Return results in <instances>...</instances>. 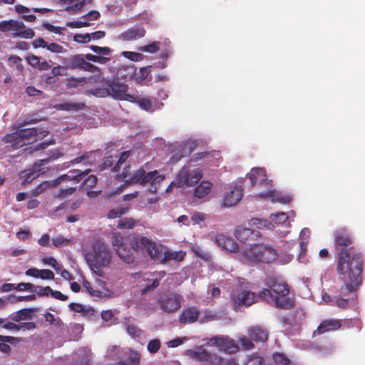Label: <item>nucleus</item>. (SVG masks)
Here are the masks:
<instances>
[{
  "label": "nucleus",
  "instance_id": "50",
  "mask_svg": "<svg viewBox=\"0 0 365 365\" xmlns=\"http://www.w3.org/2000/svg\"><path fill=\"white\" fill-rule=\"evenodd\" d=\"M91 41L90 34H76L73 36V41L78 43H87Z\"/></svg>",
  "mask_w": 365,
  "mask_h": 365
},
{
  "label": "nucleus",
  "instance_id": "25",
  "mask_svg": "<svg viewBox=\"0 0 365 365\" xmlns=\"http://www.w3.org/2000/svg\"><path fill=\"white\" fill-rule=\"evenodd\" d=\"M262 197H272L274 202H279L283 205H289L291 202V197L282 193H277L276 191L269 190L266 193H261Z\"/></svg>",
  "mask_w": 365,
  "mask_h": 365
},
{
  "label": "nucleus",
  "instance_id": "8",
  "mask_svg": "<svg viewBox=\"0 0 365 365\" xmlns=\"http://www.w3.org/2000/svg\"><path fill=\"white\" fill-rule=\"evenodd\" d=\"M202 178V171L196 168L190 170L189 166L180 168L176 176V182L179 187H193L200 182Z\"/></svg>",
  "mask_w": 365,
  "mask_h": 365
},
{
  "label": "nucleus",
  "instance_id": "53",
  "mask_svg": "<svg viewBox=\"0 0 365 365\" xmlns=\"http://www.w3.org/2000/svg\"><path fill=\"white\" fill-rule=\"evenodd\" d=\"M56 108H58L59 110H66V111L77 110L80 109V106L76 103H60L56 106Z\"/></svg>",
  "mask_w": 365,
  "mask_h": 365
},
{
  "label": "nucleus",
  "instance_id": "45",
  "mask_svg": "<svg viewBox=\"0 0 365 365\" xmlns=\"http://www.w3.org/2000/svg\"><path fill=\"white\" fill-rule=\"evenodd\" d=\"M90 26V23L87 19L81 21H71L66 23V26L71 29H81Z\"/></svg>",
  "mask_w": 365,
  "mask_h": 365
},
{
  "label": "nucleus",
  "instance_id": "49",
  "mask_svg": "<svg viewBox=\"0 0 365 365\" xmlns=\"http://www.w3.org/2000/svg\"><path fill=\"white\" fill-rule=\"evenodd\" d=\"M76 190V188L74 187H70L66 189H61L57 192L56 197L59 199H63L64 197H69L72 195L74 192Z\"/></svg>",
  "mask_w": 365,
  "mask_h": 365
},
{
  "label": "nucleus",
  "instance_id": "39",
  "mask_svg": "<svg viewBox=\"0 0 365 365\" xmlns=\"http://www.w3.org/2000/svg\"><path fill=\"white\" fill-rule=\"evenodd\" d=\"M150 66L140 68L138 73H135V81L138 83L144 81L145 79H147V77L148 74L150 73Z\"/></svg>",
  "mask_w": 365,
  "mask_h": 365
},
{
  "label": "nucleus",
  "instance_id": "37",
  "mask_svg": "<svg viewBox=\"0 0 365 365\" xmlns=\"http://www.w3.org/2000/svg\"><path fill=\"white\" fill-rule=\"evenodd\" d=\"M50 186H53V184L50 183L48 181H44L40 185H38L36 188L33 189L31 191V196L38 197L43 193V192L46 191Z\"/></svg>",
  "mask_w": 365,
  "mask_h": 365
},
{
  "label": "nucleus",
  "instance_id": "58",
  "mask_svg": "<svg viewBox=\"0 0 365 365\" xmlns=\"http://www.w3.org/2000/svg\"><path fill=\"white\" fill-rule=\"evenodd\" d=\"M240 343L242 348H243L244 350H251L254 348V344L253 342H252V339L247 336L240 338Z\"/></svg>",
  "mask_w": 365,
  "mask_h": 365
},
{
  "label": "nucleus",
  "instance_id": "29",
  "mask_svg": "<svg viewBox=\"0 0 365 365\" xmlns=\"http://www.w3.org/2000/svg\"><path fill=\"white\" fill-rule=\"evenodd\" d=\"M192 357L199 361L209 362L212 360L213 356L205 349H200L192 352Z\"/></svg>",
  "mask_w": 365,
  "mask_h": 365
},
{
  "label": "nucleus",
  "instance_id": "2",
  "mask_svg": "<svg viewBox=\"0 0 365 365\" xmlns=\"http://www.w3.org/2000/svg\"><path fill=\"white\" fill-rule=\"evenodd\" d=\"M264 288L258 294L246 290L249 288V282L244 278L237 279V285L240 290L232 292L231 303L235 310L240 307H250L257 302L260 299L264 302L277 309L290 310L296 305L294 297L290 293L289 284L279 277L269 276L264 279Z\"/></svg>",
  "mask_w": 365,
  "mask_h": 365
},
{
  "label": "nucleus",
  "instance_id": "36",
  "mask_svg": "<svg viewBox=\"0 0 365 365\" xmlns=\"http://www.w3.org/2000/svg\"><path fill=\"white\" fill-rule=\"evenodd\" d=\"M31 310L27 309H19L14 316L11 317V320L19 322L21 320H26L31 317Z\"/></svg>",
  "mask_w": 365,
  "mask_h": 365
},
{
  "label": "nucleus",
  "instance_id": "38",
  "mask_svg": "<svg viewBox=\"0 0 365 365\" xmlns=\"http://www.w3.org/2000/svg\"><path fill=\"white\" fill-rule=\"evenodd\" d=\"M128 207H121L120 209H112L110 210L106 214V217H108L109 220H114L117 217H121L123 215L125 214V212H128Z\"/></svg>",
  "mask_w": 365,
  "mask_h": 365
},
{
  "label": "nucleus",
  "instance_id": "15",
  "mask_svg": "<svg viewBox=\"0 0 365 365\" xmlns=\"http://www.w3.org/2000/svg\"><path fill=\"white\" fill-rule=\"evenodd\" d=\"M90 172V169H86L85 171H81L79 170H72L68 171L67 174H64L61 177L58 178L53 182V186H56L61 182L66 180H73L76 183H78L83 179L84 177Z\"/></svg>",
  "mask_w": 365,
  "mask_h": 365
},
{
  "label": "nucleus",
  "instance_id": "44",
  "mask_svg": "<svg viewBox=\"0 0 365 365\" xmlns=\"http://www.w3.org/2000/svg\"><path fill=\"white\" fill-rule=\"evenodd\" d=\"M97 183V178L96 175H90L83 179V187L86 190L91 189L96 186Z\"/></svg>",
  "mask_w": 365,
  "mask_h": 365
},
{
  "label": "nucleus",
  "instance_id": "32",
  "mask_svg": "<svg viewBox=\"0 0 365 365\" xmlns=\"http://www.w3.org/2000/svg\"><path fill=\"white\" fill-rule=\"evenodd\" d=\"M18 20H6L0 22V31L6 33L8 31H12L14 29L19 26Z\"/></svg>",
  "mask_w": 365,
  "mask_h": 365
},
{
  "label": "nucleus",
  "instance_id": "20",
  "mask_svg": "<svg viewBox=\"0 0 365 365\" xmlns=\"http://www.w3.org/2000/svg\"><path fill=\"white\" fill-rule=\"evenodd\" d=\"M40 173L41 169L39 168V165L36 164L32 166V168L21 171V174H19V177H21V179L24 180L22 185H26L31 183L34 179L39 176Z\"/></svg>",
  "mask_w": 365,
  "mask_h": 365
},
{
  "label": "nucleus",
  "instance_id": "17",
  "mask_svg": "<svg viewBox=\"0 0 365 365\" xmlns=\"http://www.w3.org/2000/svg\"><path fill=\"white\" fill-rule=\"evenodd\" d=\"M341 327L340 319H324L319 324L316 332L322 334L330 331L339 330Z\"/></svg>",
  "mask_w": 365,
  "mask_h": 365
},
{
  "label": "nucleus",
  "instance_id": "47",
  "mask_svg": "<svg viewBox=\"0 0 365 365\" xmlns=\"http://www.w3.org/2000/svg\"><path fill=\"white\" fill-rule=\"evenodd\" d=\"M112 245H113V247H114V250L115 248L126 247V245L123 242V237L121 236L120 234H118V233L113 234Z\"/></svg>",
  "mask_w": 365,
  "mask_h": 365
},
{
  "label": "nucleus",
  "instance_id": "22",
  "mask_svg": "<svg viewBox=\"0 0 365 365\" xmlns=\"http://www.w3.org/2000/svg\"><path fill=\"white\" fill-rule=\"evenodd\" d=\"M248 178L250 179L251 186L254 187L257 183H261L267 180L266 171L264 168H252Z\"/></svg>",
  "mask_w": 365,
  "mask_h": 365
},
{
  "label": "nucleus",
  "instance_id": "40",
  "mask_svg": "<svg viewBox=\"0 0 365 365\" xmlns=\"http://www.w3.org/2000/svg\"><path fill=\"white\" fill-rule=\"evenodd\" d=\"M16 290L19 292L29 291L31 293L36 292V287L30 282H21L16 285Z\"/></svg>",
  "mask_w": 365,
  "mask_h": 365
},
{
  "label": "nucleus",
  "instance_id": "57",
  "mask_svg": "<svg viewBox=\"0 0 365 365\" xmlns=\"http://www.w3.org/2000/svg\"><path fill=\"white\" fill-rule=\"evenodd\" d=\"M83 287H85L87 293H88L90 295L96 297H102V292L99 290L93 289L89 282H83Z\"/></svg>",
  "mask_w": 365,
  "mask_h": 365
},
{
  "label": "nucleus",
  "instance_id": "43",
  "mask_svg": "<svg viewBox=\"0 0 365 365\" xmlns=\"http://www.w3.org/2000/svg\"><path fill=\"white\" fill-rule=\"evenodd\" d=\"M71 240L66 239L63 236H57L53 240H51V244H53L55 247H63L64 246H67L70 244Z\"/></svg>",
  "mask_w": 365,
  "mask_h": 365
},
{
  "label": "nucleus",
  "instance_id": "61",
  "mask_svg": "<svg viewBox=\"0 0 365 365\" xmlns=\"http://www.w3.org/2000/svg\"><path fill=\"white\" fill-rule=\"evenodd\" d=\"M68 68L65 67V66H54L53 68H51V73H53V76H63L64 75H66V70Z\"/></svg>",
  "mask_w": 365,
  "mask_h": 365
},
{
  "label": "nucleus",
  "instance_id": "16",
  "mask_svg": "<svg viewBox=\"0 0 365 365\" xmlns=\"http://www.w3.org/2000/svg\"><path fill=\"white\" fill-rule=\"evenodd\" d=\"M242 197V189L241 187H235L230 192L225 194L222 205L225 207H231L237 205Z\"/></svg>",
  "mask_w": 365,
  "mask_h": 365
},
{
  "label": "nucleus",
  "instance_id": "12",
  "mask_svg": "<svg viewBox=\"0 0 365 365\" xmlns=\"http://www.w3.org/2000/svg\"><path fill=\"white\" fill-rule=\"evenodd\" d=\"M145 31L142 26H135L122 32L119 39L123 41H132L145 36Z\"/></svg>",
  "mask_w": 365,
  "mask_h": 365
},
{
  "label": "nucleus",
  "instance_id": "1",
  "mask_svg": "<svg viewBox=\"0 0 365 365\" xmlns=\"http://www.w3.org/2000/svg\"><path fill=\"white\" fill-rule=\"evenodd\" d=\"M354 236L349 230L340 227L334 230L336 272L343 282L340 290L344 295L356 292L363 281L364 259L360 252H354Z\"/></svg>",
  "mask_w": 365,
  "mask_h": 365
},
{
  "label": "nucleus",
  "instance_id": "56",
  "mask_svg": "<svg viewBox=\"0 0 365 365\" xmlns=\"http://www.w3.org/2000/svg\"><path fill=\"white\" fill-rule=\"evenodd\" d=\"M129 155H130V152H129V151H124L123 153H122L120 154V156H119L117 165H115V166H114V168H113V169H112L113 172L118 171L120 165L123 164L128 160Z\"/></svg>",
  "mask_w": 365,
  "mask_h": 365
},
{
  "label": "nucleus",
  "instance_id": "41",
  "mask_svg": "<svg viewBox=\"0 0 365 365\" xmlns=\"http://www.w3.org/2000/svg\"><path fill=\"white\" fill-rule=\"evenodd\" d=\"M273 360L279 365H289L290 360L282 353L277 352L273 354Z\"/></svg>",
  "mask_w": 365,
  "mask_h": 365
},
{
  "label": "nucleus",
  "instance_id": "11",
  "mask_svg": "<svg viewBox=\"0 0 365 365\" xmlns=\"http://www.w3.org/2000/svg\"><path fill=\"white\" fill-rule=\"evenodd\" d=\"M160 309L165 313H175L180 309L181 296L175 292H165L158 299Z\"/></svg>",
  "mask_w": 365,
  "mask_h": 365
},
{
  "label": "nucleus",
  "instance_id": "9",
  "mask_svg": "<svg viewBox=\"0 0 365 365\" xmlns=\"http://www.w3.org/2000/svg\"><path fill=\"white\" fill-rule=\"evenodd\" d=\"M164 180V176L159 175L157 170L145 172L144 166H141L140 168L135 171L134 174L132 175L130 180L125 181V184H140L145 185L160 182Z\"/></svg>",
  "mask_w": 365,
  "mask_h": 365
},
{
  "label": "nucleus",
  "instance_id": "33",
  "mask_svg": "<svg viewBox=\"0 0 365 365\" xmlns=\"http://www.w3.org/2000/svg\"><path fill=\"white\" fill-rule=\"evenodd\" d=\"M140 360V355L137 352H131L128 359L124 361H119L118 365H138Z\"/></svg>",
  "mask_w": 365,
  "mask_h": 365
},
{
  "label": "nucleus",
  "instance_id": "19",
  "mask_svg": "<svg viewBox=\"0 0 365 365\" xmlns=\"http://www.w3.org/2000/svg\"><path fill=\"white\" fill-rule=\"evenodd\" d=\"M136 68L134 65L130 64L122 66L115 71V77L122 79L124 81H130L134 78L135 76Z\"/></svg>",
  "mask_w": 365,
  "mask_h": 365
},
{
  "label": "nucleus",
  "instance_id": "14",
  "mask_svg": "<svg viewBox=\"0 0 365 365\" xmlns=\"http://www.w3.org/2000/svg\"><path fill=\"white\" fill-rule=\"evenodd\" d=\"M210 343L227 353H235L238 349L237 345L233 340L225 337L212 338L210 339Z\"/></svg>",
  "mask_w": 365,
  "mask_h": 365
},
{
  "label": "nucleus",
  "instance_id": "5",
  "mask_svg": "<svg viewBox=\"0 0 365 365\" xmlns=\"http://www.w3.org/2000/svg\"><path fill=\"white\" fill-rule=\"evenodd\" d=\"M88 61L105 64L108 63V59L104 58L102 56H95L92 53H86L85 55H73L67 58H63V61H61L63 66L71 70L79 69L90 73L99 72V68Z\"/></svg>",
  "mask_w": 365,
  "mask_h": 365
},
{
  "label": "nucleus",
  "instance_id": "60",
  "mask_svg": "<svg viewBox=\"0 0 365 365\" xmlns=\"http://www.w3.org/2000/svg\"><path fill=\"white\" fill-rule=\"evenodd\" d=\"M36 292L38 297H44L51 295V293L53 291L50 287H36Z\"/></svg>",
  "mask_w": 365,
  "mask_h": 365
},
{
  "label": "nucleus",
  "instance_id": "21",
  "mask_svg": "<svg viewBox=\"0 0 365 365\" xmlns=\"http://www.w3.org/2000/svg\"><path fill=\"white\" fill-rule=\"evenodd\" d=\"M13 38L21 37L24 39H31L35 36V32L31 28H26L24 23L19 21V26L13 29Z\"/></svg>",
  "mask_w": 365,
  "mask_h": 365
},
{
  "label": "nucleus",
  "instance_id": "10",
  "mask_svg": "<svg viewBox=\"0 0 365 365\" xmlns=\"http://www.w3.org/2000/svg\"><path fill=\"white\" fill-rule=\"evenodd\" d=\"M106 86L110 92V96L115 100L128 102L135 101V96L127 93L128 91L127 84L121 83L114 79L106 81Z\"/></svg>",
  "mask_w": 365,
  "mask_h": 365
},
{
  "label": "nucleus",
  "instance_id": "63",
  "mask_svg": "<svg viewBox=\"0 0 365 365\" xmlns=\"http://www.w3.org/2000/svg\"><path fill=\"white\" fill-rule=\"evenodd\" d=\"M349 305V299L344 298L335 299L334 306H336L341 309H346Z\"/></svg>",
  "mask_w": 365,
  "mask_h": 365
},
{
  "label": "nucleus",
  "instance_id": "55",
  "mask_svg": "<svg viewBox=\"0 0 365 365\" xmlns=\"http://www.w3.org/2000/svg\"><path fill=\"white\" fill-rule=\"evenodd\" d=\"M43 262L46 264L51 265V267H53L54 270L57 272L60 271L61 269V265L58 263L56 259L51 257H43Z\"/></svg>",
  "mask_w": 365,
  "mask_h": 365
},
{
  "label": "nucleus",
  "instance_id": "24",
  "mask_svg": "<svg viewBox=\"0 0 365 365\" xmlns=\"http://www.w3.org/2000/svg\"><path fill=\"white\" fill-rule=\"evenodd\" d=\"M248 335H250L251 339L256 342L266 341L268 336L267 331L259 327H251L248 330Z\"/></svg>",
  "mask_w": 365,
  "mask_h": 365
},
{
  "label": "nucleus",
  "instance_id": "4",
  "mask_svg": "<svg viewBox=\"0 0 365 365\" xmlns=\"http://www.w3.org/2000/svg\"><path fill=\"white\" fill-rule=\"evenodd\" d=\"M48 134V132L42 128H19L17 131L6 135L2 140L5 143L11 144L12 149H19L25 145L43 139Z\"/></svg>",
  "mask_w": 365,
  "mask_h": 365
},
{
  "label": "nucleus",
  "instance_id": "26",
  "mask_svg": "<svg viewBox=\"0 0 365 365\" xmlns=\"http://www.w3.org/2000/svg\"><path fill=\"white\" fill-rule=\"evenodd\" d=\"M130 102L137 103L141 109L148 113H153L155 110L153 103L149 98H138L135 96V101Z\"/></svg>",
  "mask_w": 365,
  "mask_h": 365
},
{
  "label": "nucleus",
  "instance_id": "46",
  "mask_svg": "<svg viewBox=\"0 0 365 365\" xmlns=\"http://www.w3.org/2000/svg\"><path fill=\"white\" fill-rule=\"evenodd\" d=\"M160 49V42L154 41L147 46H143L140 51L150 53H155Z\"/></svg>",
  "mask_w": 365,
  "mask_h": 365
},
{
  "label": "nucleus",
  "instance_id": "7",
  "mask_svg": "<svg viewBox=\"0 0 365 365\" xmlns=\"http://www.w3.org/2000/svg\"><path fill=\"white\" fill-rule=\"evenodd\" d=\"M131 245L135 252L147 251L148 256L154 260H159L162 252H163V247L160 244L155 243L146 237L134 239Z\"/></svg>",
  "mask_w": 365,
  "mask_h": 365
},
{
  "label": "nucleus",
  "instance_id": "13",
  "mask_svg": "<svg viewBox=\"0 0 365 365\" xmlns=\"http://www.w3.org/2000/svg\"><path fill=\"white\" fill-rule=\"evenodd\" d=\"M200 310L197 307L184 308L179 315V322L182 324L195 323L199 318Z\"/></svg>",
  "mask_w": 365,
  "mask_h": 365
},
{
  "label": "nucleus",
  "instance_id": "31",
  "mask_svg": "<svg viewBox=\"0 0 365 365\" xmlns=\"http://www.w3.org/2000/svg\"><path fill=\"white\" fill-rule=\"evenodd\" d=\"M89 48L93 53H96L95 56H102L110 61V58L107 56L112 53L113 51L111 48L108 47H101L99 46H90Z\"/></svg>",
  "mask_w": 365,
  "mask_h": 365
},
{
  "label": "nucleus",
  "instance_id": "34",
  "mask_svg": "<svg viewBox=\"0 0 365 365\" xmlns=\"http://www.w3.org/2000/svg\"><path fill=\"white\" fill-rule=\"evenodd\" d=\"M136 221L132 218H123L118 222V227L121 230H131L135 227Z\"/></svg>",
  "mask_w": 365,
  "mask_h": 365
},
{
  "label": "nucleus",
  "instance_id": "28",
  "mask_svg": "<svg viewBox=\"0 0 365 365\" xmlns=\"http://www.w3.org/2000/svg\"><path fill=\"white\" fill-rule=\"evenodd\" d=\"M270 220L276 225H283L287 227H290L289 216L284 212H277V214H271Z\"/></svg>",
  "mask_w": 365,
  "mask_h": 365
},
{
  "label": "nucleus",
  "instance_id": "64",
  "mask_svg": "<svg viewBox=\"0 0 365 365\" xmlns=\"http://www.w3.org/2000/svg\"><path fill=\"white\" fill-rule=\"evenodd\" d=\"M26 61H27L29 66L34 68L41 62L39 61V57L34 54L27 56V58H26Z\"/></svg>",
  "mask_w": 365,
  "mask_h": 365
},
{
  "label": "nucleus",
  "instance_id": "23",
  "mask_svg": "<svg viewBox=\"0 0 365 365\" xmlns=\"http://www.w3.org/2000/svg\"><path fill=\"white\" fill-rule=\"evenodd\" d=\"M212 184L210 181H202L200 185L196 186L195 190H193V196L198 199H202L209 195L212 190Z\"/></svg>",
  "mask_w": 365,
  "mask_h": 365
},
{
  "label": "nucleus",
  "instance_id": "62",
  "mask_svg": "<svg viewBox=\"0 0 365 365\" xmlns=\"http://www.w3.org/2000/svg\"><path fill=\"white\" fill-rule=\"evenodd\" d=\"M38 278H41L43 280H52L54 279V274L48 269H41Z\"/></svg>",
  "mask_w": 365,
  "mask_h": 365
},
{
  "label": "nucleus",
  "instance_id": "42",
  "mask_svg": "<svg viewBox=\"0 0 365 365\" xmlns=\"http://www.w3.org/2000/svg\"><path fill=\"white\" fill-rule=\"evenodd\" d=\"M160 285V279H148L146 286L141 289V294L144 295L150 290L155 289Z\"/></svg>",
  "mask_w": 365,
  "mask_h": 365
},
{
  "label": "nucleus",
  "instance_id": "59",
  "mask_svg": "<svg viewBox=\"0 0 365 365\" xmlns=\"http://www.w3.org/2000/svg\"><path fill=\"white\" fill-rule=\"evenodd\" d=\"M43 28H45L46 30L51 31L53 34H57L61 35L62 34V31L65 30V28H61L59 26H55L51 25L49 23H44L43 25Z\"/></svg>",
  "mask_w": 365,
  "mask_h": 365
},
{
  "label": "nucleus",
  "instance_id": "18",
  "mask_svg": "<svg viewBox=\"0 0 365 365\" xmlns=\"http://www.w3.org/2000/svg\"><path fill=\"white\" fill-rule=\"evenodd\" d=\"M215 242L222 249L227 251L228 252H234L240 249H237V244L231 237H227L224 235H219L215 237Z\"/></svg>",
  "mask_w": 365,
  "mask_h": 365
},
{
  "label": "nucleus",
  "instance_id": "27",
  "mask_svg": "<svg viewBox=\"0 0 365 365\" xmlns=\"http://www.w3.org/2000/svg\"><path fill=\"white\" fill-rule=\"evenodd\" d=\"M185 252L181 250L179 252H165L163 254V258L160 259V263L165 264L171 260L181 262L183 260Z\"/></svg>",
  "mask_w": 365,
  "mask_h": 365
},
{
  "label": "nucleus",
  "instance_id": "51",
  "mask_svg": "<svg viewBox=\"0 0 365 365\" xmlns=\"http://www.w3.org/2000/svg\"><path fill=\"white\" fill-rule=\"evenodd\" d=\"M36 299L35 294H30L27 296H21V297H14L9 296L8 297V300L11 303H15L16 302H22V301H32Z\"/></svg>",
  "mask_w": 365,
  "mask_h": 365
},
{
  "label": "nucleus",
  "instance_id": "48",
  "mask_svg": "<svg viewBox=\"0 0 365 365\" xmlns=\"http://www.w3.org/2000/svg\"><path fill=\"white\" fill-rule=\"evenodd\" d=\"M45 48L53 53H63L66 51L63 46L58 44L57 43H48V46Z\"/></svg>",
  "mask_w": 365,
  "mask_h": 365
},
{
  "label": "nucleus",
  "instance_id": "52",
  "mask_svg": "<svg viewBox=\"0 0 365 365\" xmlns=\"http://www.w3.org/2000/svg\"><path fill=\"white\" fill-rule=\"evenodd\" d=\"M148 350L150 353H156L160 349V339H151L150 342L148 343Z\"/></svg>",
  "mask_w": 365,
  "mask_h": 365
},
{
  "label": "nucleus",
  "instance_id": "3",
  "mask_svg": "<svg viewBox=\"0 0 365 365\" xmlns=\"http://www.w3.org/2000/svg\"><path fill=\"white\" fill-rule=\"evenodd\" d=\"M235 236L239 242L250 244V247H241L237 251L238 259L242 263L250 265L259 262L269 264L277 259V253L275 249L255 242L261 236L259 231L238 227L235 229Z\"/></svg>",
  "mask_w": 365,
  "mask_h": 365
},
{
  "label": "nucleus",
  "instance_id": "6",
  "mask_svg": "<svg viewBox=\"0 0 365 365\" xmlns=\"http://www.w3.org/2000/svg\"><path fill=\"white\" fill-rule=\"evenodd\" d=\"M86 259L93 272L102 277L103 274L102 269L109 264L110 255L105 244L96 241L93 244L92 251L87 252Z\"/></svg>",
  "mask_w": 365,
  "mask_h": 365
},
{
  "label": "nucleus",
  "instance_id": "30",
  "mask_svg": "<svg viewBox=\"0 0 365 365\" xmlns=\"http://www.w3.org/2000/svg\"><path fill=\"white\" fill-rule=\"evenodd\" d=\"M115 252L120 259L128 264L133 262L134 257H133L130 250L128 247H120L115 249Z\"/></svg>",
  "mask_w": 365,
  "mask_h": 365
},
{
  "label": "nucleus",
  "instance_id": "35",
  "mask_svg": "<svg viewBox=\"0 0 365 365\" xmlns=\"http://www.w3.org/2000/svg\"><path fill=\"white\" fill-rule=\"evenodd\" d=\"M91 3L92 0H79L78 3H76V4L72 6H66V11L76 14L81 11L83 9V6Z\"/></svg>",
  "mask_w": 365,
  "mask_h": 365
},
{
  "label": "nucleus",
  "instance_id": "54",
  "mask_svg": "<svg viewBox=\"0 0 365 365\" xmlns=\"http://www.w3.org/2000/svg\"><path fill=\"white\" fill-rule=\"evenodd\" d=\"M127 331L128 334H130L133 338L140 337L142 334V330L134 324H128Z\"/></svg>",
  "mask_w": 365,
  "mask_h": 365
}]
</instances>
